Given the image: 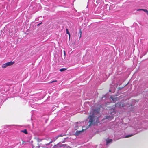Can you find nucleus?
Returning a JSON list of instances; mask_svg holds the SVG:
<instances>
[{
	"label": "nucleus",
	"instance_id": "nucleus-1",
	"mask_svg": "<svg viewBox=\"0 0 148 148\" xmlns=\"http://www.w3.org/2000/svg\"><path fill=\"white\" fill-rule=\"evenodd\" d=\"M95 111H94L92 115V116L90 115L89 116L88 118L90 119L89 122L90 123L89 125H91V124L93 122V119L94 118V116L95 114Z\"/></svg>",
	"mask_w": 148,
	"mask_h": 148
},
{
	"label": "nucleus",
	"instance_id": "nucleus-2",
	"mask_svg": "<svg viewBox=\"0 0 148 148\" xmlns=\"http://www.w3.org/2000/svg\"><path fill=\"white\" fill-rule=\"evenodd\" d=\"M6 63L7 64V66H8L13 65L14 63V61H11Z\"/></svg>",
	"mask_w": 148,
	"mask_h": 148
},
{
	"label": "nucleus",
	"instance_id": "nucleus-3",
	"mask_svg": "<svg viewBox=\"0 0 148 148\" xmlns=\"http://www.w3.org/2000/svg\"><path fill=\"white\" fill-rule=\"evenodd\" d=\"M112 140L111 139H108L106 140L107 145L112 142Z\"/></svg>",
	"mask_w": 148,
	"mask_h": 148
},
{
	"label": "nucleus",
	"instance_id": "nucleus-4",
	"mask_svg": "<svg viewBox=\"0 0 148 148\" xmlns=\"http://www.w3.org/2000/svg\"><path fill=\"white\" fill-rule=\"evenodd\" d=\"M2 67L3 68H5L8 67L6 63L3 64L2 66Z\"/></svg>",
	"mask_w": 148,
	"mask_h": 148
},
{
	"label": "nucleus",
	"instance_id": "nucleus-5",
	"mask_svg": "<svg viewBox=\"0 0 148 148\" xmlns=\"http://www.w3.org/2000/svg\"><path fill=\"white\" fill-rule=\"evenodd\" d=\"M62 136L61 135H60L57 136L55 138H54V141L56 140L58 138V137H59L60 136Z\"/></svg>",
	"mask_w": 148,
	"mask_h": 148
},
{
	"label": "nucleus",
	"instance_id": "nucleus-6",
	"mask_svg": "<svg viewBox=\"0 0 148 148\" xmlns=\"http://www.w3.org/2000/svg\"><path fill=\"white\" fill-rule=\"evenodd\" d=\"M133 135H134L133 134H129L128 135H127L126 136H125V138H129V137L132 136Z\"/></svg>",
	"mask_w": 148,
	"mask_h": 148
},
{
	"label": "nucleus",
	"instance_id": "nucleus-7",
	"mask_svg": "<svg viewBox=\"0 0 148 148\" xmlns=\"http://www.w3.org/2000/svg\"><path fill=\"white\" fill-rule=\"evenodd\" d=\"M67 69L66 68H62L60 69V71L61 72L63 71H64Z\"/></svg>",
	"mask_w": 148,
	"mask_h": 148
},
{
	"label": "nucleus",
	"instance_id": "nucleus-8",
	"mask_svg": "<svg viewBox=\"0 0 148 148\" xmlns=\"http://www.w3.org/2000/svg\"><path fill=\"white\" fill-rule=\"evenodd\" d=\"M66 32L67 34H69V38L70 39V33L69 32L68 29H66Z\"/></svg>",
	"mask_w": 148,
	"mask_h": 148
},
{
	"label": "nucleus",
	"instance_id": "nucleus-9",
	"mask_svg": "<svg viewBox=\"0 0 148 148\" xmlns=\"http://www.w3.org/2000/svg\"><path fill=\"white\" fill-rule=\"evenodd\" d=\"M22 132L26 134H27V131L26 130H23L22 131Z\"/></svg>",
	"mask_w": 148,
	"mask_h": 148
},
{
	"label": "nucleus",
	"instance_id": "nucleus-10",
	"mask_svg": "<svg viewBox=\"0 0 148 148\" xmlns=\"http://www.w3.org/2000/svg\"><path fill=\"white\" fill-rule=\"evenodd\" d=\"M139 10H143V11H144V12H146L147 14H148V11L147 10H146V9H140Z\"/></svg>",
	"mask_w": 148,
	"mask_h": 148
},
{
	"label": "nucleus",
	"instance_id": "nucleus-11",
	"mask_svg": "<svg viewBox=\"0 0 148 148\" xmlns=\"http://www.w3.org/2000/svg\"><path fill=\"white\" fill-rule=\"evenodd\" d=\"M82 132V131H77L76 132V134L77 135L78 134H80V133H81Z\"/></svg>",
	"mask_w": 148,
	"mask_h": 148
},
{
	"label": "nucleus",
	"instance_id": "nucleus-12",
	"mask_svg": "<svg viewBox=\"0 0 148 148\" xmlns=\"http://www.w3.org/2000/svg\"><path fill=\"white\" fill-rule=\"evenodd\" d=\"M79 33H80V38L81 36V34H82V32L81 31H79Z\"/></svg>",
	"mask_w": 148,
	"mask_h": 148
},
{
	"label": "nucleus",
	"instance_id": "nucleus-13",
	"mask_svg": "<svg viewBox=\"0 0 148 148\" xmlns=\"http://www.w3.org/2000/svg\"><path fill=\"white\" fill-rule=\"evenodd\" d=\"M57 82L56 80L53 81H52V82H51L50 83H52L54 82Z\"/></svg>",
	"mask_w": 148,
	"mask_h": 148
},
{
	"label": "nucleus",
	"instance_id": "nucleus-14",
	"mask_svg": "<svg viewBox=\"0 0 148 148\" xmlns=\"http://www.w3.org/2000/svg\"><path fill=\"white\" fill-rule=\"evenodd\" d=\"M41 23L38 24V26H39Z\"/></svg>",
	"mask_w": 148,
	"mask_h": 148
},
{
	"label": "nucleus",
	"instance_id": "nucleus-15",
	"mask_svg": "<svg viewBox=\"0 0 148 148\" xmlns=\"http://www.w3.org/2000/svg\"><path fill=\"white\" fill-rule=\"evenodd\" d=\"M64 53H65V51H64Z\"/></svg>",
	"mask_w": 148,
	"mask_h": 148
}]
</instances>
